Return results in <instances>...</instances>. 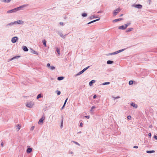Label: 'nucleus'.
Masks as SVG:
<instances>
[{
	"label": "nucleus",
	"mask_w": 157,
	"mask_h": 157,
	"mask_svg": "<svg viewBox=\"0 0 157 157\" xmlns=\"http://www.w3.org/2000/svg\"><path fill=\"white\" fill-rule=\"evenodd\" d=\"M28 6V4H25L21 6L18 7L13 9L8 10L7 11V13H15L17 11L21 10L22 8Z\"/></svg>",
	"instance_id": "1"
},
{
	"label": "nucleus",
	"mask_w": 157,
	"mask_h": 157,
	"mask_svg": "<svg viewBox=\"0 0 157 157\" xmlns=\"http://www.w3.org/2000/svg\"><path fill=\"white\" fill-rule=\"evenodd\" d=\"M125 50V49L124 48V49H121V50L117 51H116V52H113V53H109V54H107L106 55L107 56H109V55H113L117 54H118V53H119L121 52H123V51H124Z\"/></svg>",
	"instance_id": "2"
},
{
	"label": "nucleus",
	"mask_w": 157,
	"mask_h": 157,
	"mask_svg": "<svg viewBox=\"0 0 157 157\" xmlns=\"http://www.w3.org/2000/svg\"><path fill=\"white\" fill-rule=\"evenodd\" d=\"M121 10V9L120 8H117L116 10H114L113 13L114 16L116 15Z\"/></svg>",
	"instance_id": "3"
},
{
	"label": "nucleus",
	"mask_w": 157,
	"mask_h": 157,
	"mask_svg": "<svg viewBox=\"0 0 157 157\" xmlns=\"http://www.w3.org/2000/svg\"><path fill=\"white\" fill-rule=\"evenodd\" d=\"M34 105V103L33 102H28L26 104V106L29 108H31Z\"/></svg>",
	"instance_id": "4"
},
{
	"label": "nucleus",
	"mask_w": 157,
	"mask_h": 157,
	"mask_svg": "<svg viewBox=\"0 0 157 157\" xmlns=\"http://www.w3.org/2000/svg\"><path fill=\"white\" fill-rule=\"evenodd\" d=\"M14 23H15V25L16 24L19 25H23V24L24 22L22 20H18L14 21Z\"/></svg>",
	"instance_id": "5"
},
{
	"label": "nucleus",
	"mask_w": 157,
	"mask_h": 157,
	"mask_svg": "<svg viewBox=\"0 0 157 157\" xmlns=\"http://www.w3.org/2000/svg\"><path fill=\"white\" fill-rule=\"evenodd\" d=\"M45 117L44 116H43L39 120L38 122V124H41L43 123V121L45 119Z\"/></svg>",
	"instance_id": "6"
},
{
	"label": "nucleus",
	"mask_w": 157,
	"mask_h": 157,
	"mask_svg": "<svg viewBox=\"0 0 157 157\" xmlns=\"http://www.w3.org/2000/svg\"><path fill=\"white\" fill-rule=\"evenodd\" d=\"M132 6L139 9H141L142 8V6L140 4L133 5H132Z\"/></svg>",
	"instance_id": "7"
},
{
	"label": "nucleus",
	"mask_w": 157,
	"mask_h": 157,
	"mask_svg": "<svg viewBox=\"0 0 157 157\" xmlns=\"http://www.w3.org/2000/svg\"><path fill=\"white\" fill-rule=\"evenodd\" d=\"M130 105L131 106H133L135 108H137L138 106L137 104H135L134 103L131 102L130 104Z\"/></svg>",
	"instance_id": "8"
},
{
	"label": "nucleus",
	"mask_w": 157,
	"mask_h": 157,
	"mask_svg": "<svg viewBox=\"0 0 157 157\" xmlns=\"http://www.w3.org/2000/svg\"><path fill=\"white\" fill-rule=\"evenodd\" d=\"M30 52L31 53H33L37 55L38 54V53L36 52L35 51V50L32 48L30 49Z\"/></svg>",
	"instance_id": "9"
},
{
	"label": "nucleus",
	"mask_w": 157,
	"mask_h": 157,
	"mask_svg": "<svg viewBox=\"0 0 157 157\" xmlns=\"http://www.w3.org/2000/svg\"><path fill=\"white\" fill-rule=\"evenodd\" d=\"M98 19H96V20H93V21H90V22H89L87 24H90L91 23H93V22H96L97 21H98L100 19V18L99 17H98Z\"/></svg>",
	"instance_id": "10"
},
{
	"label": "nucleus",
	"mask_w": 157,
	"mask_h": 157,
	"mask_svg": "<svg viewBox=\"0 0 157 157\" xmlns=\"http://www.w3.org/2000/svg\"><path fill=\"white\" fill-rule=\"evenodd\" d=\"M32 151V149L31 148H28L26 150V152L28 153H30Z\"/></svg>",
	"instance_id": "11"
},
{
	"label": "nucleus",
	"mask_w": 157,
	"mask_h": 157,
	"mask_svg": "<svg viewBox=\"0 0 157 157\" xmlns=\"http://www.w3.org/2000/svg\"><path fill=\"white\" fill-rule=\"evenodd\" d=\"M125 27V25H122L119 27L118 29H120L124 30L126 28Z\"/></svg>",
	"instance_id": "12"
},
{
	"label": "nucleus",
	"mask_w": 157,
	"mask_h": 157,
	"mask_svg": "<svg viewBox=\"0 0 157 157\" xmlns=\"http://www.w3.org/2000/svg\"><path fill=\"white\" fill-rule=\"evenodd\" d=\"M22 48L23 50L25 52H27L29 50V49L27 47L25 46L22 47Z\"/></svg>",
	"instance_id": "13"
},
{
	"label": "nucleus",
	"mask_w": 157,
	"mask_h": 157,
	"mask_svg": "<svg viewBox=\"0 0 157 157\" xmlns=\"http://www.w3.org/2000/svg\"><path fill=\"white\" fill-rule=\"evenodd\" d=\"M95 81L94 80H91L90 82L89 83V85L90 86H91L93 84L95 83Z\"/></svg>",
	"instance_id": "14"
},
{
	"label": "nucleus",
	"mask_w": 157,
	"mask_h": 157,
	"mask_svg": "<svg viewBox=\"0 0 157 157\" xmlns=\"http://www.w3.org/2000/svg\"><path fill=\"white\" fill-rule=\"evenodd\" d=\"M122 19V18H118L117 19H116L113 20V22H116L118 21H121Z\"/></svg>",
	"instance_id": "15"
},
{
	"label": "nucleus",
	"mask_w": 157,
	"mask_h": 157,
	"mask_svg": "<svg viewBox=\"0 0 157 157\" xmlns=\"http://www.w3.org/2000/svg\"><path fill=\"white\" fill-rule=\"evenodd\" d=\"M84 72L82 70V71H80L79 72H78V73H77V74H76V75H75V76H78V75H80L82 74Z\"/></svg>",
	"instance_id": "16"
},
{
	"label": "nucleus",
	"mask_w": 157,
	"mask_h": 157,
	"mask_svg": "<svg viewBox=\"0 0 157 157\" xmlns=\"http://www.w3.org/2000/svg\"><path fill=\"white\" fill-rule=\"evenodd\" d=\"M20 57V56H15V57H13V58H12L10 60V61H11L13 59L18 58H19Z\"/></svg>",
	"instance_id": "17"
},
{
	"label": "nucleus",
	"mask_w": 157,
	"mask_h": 157,
	"mask_svg": "<svg viewBox=\"0 0 157 157\" xmlns=\"http://www.w3.org/2000/svg\"><path fill=\"white\" fill-rule=\"evenodd\" d=\"M15 24V23H14V21L13 22H12L10 23L7 24L6 25L7 26H11L13 25H14Z\"/></svg>",
	"instance_id": "18"
},
{
	"label": "nucleus",
	"mask_w": 157,
	"mask_h": 157,
	"mask_svg": "<svg viewBox=\"0 0 157 157\" xmlns=\"http://www.w3.org/2000/svg\"><path fill=\"white\" fill-rule=\"evenodd\" d=\"M113 63V61L111 60H108L107 62V63L108 64H111Z\"/></svg>",
	"instance_id": "19"
},
{
	"label": "nucleus",
	"mask_w": 157,
	"mask_h": 157,
	"mask_svg": "<svg viewBox=\"0 0 157 157\" xmlns=\"http://www.w3.org/2000/svg\"><path fill=\"white\" fill-rule=\"evenodd\" d=\"M63 78L64 77H63L59 76L58 77L57 79L59 81H60L62 80L63 79Z\"/></svg>",
	"instance_id": "20"
},
{
	"label": "nucleus",
	"mask_w": 157,
	"mask_h": 157,
	"mask_svg": "<svg viewBox=\"0 0 157 157\" xmlns=\"http://www.w3.org/2000/svg\"><path fill=\"white\" fill-rule=\"evenodd\" d=\"M133 29V28H130L128 29L126 31V32H129L132 30Z\"/></svg>",
	"instance_id": "21"
},
{
	"label": "nucleus",
	"mask_w": 157,
	"mask_h": 157,
	"mask_svg": "<svg viewBox=\"0 0 157 157\" xmlns=\"http://www.w3.org/2000/svg\"><path fill=\"white\" fill-rule=\"evenodd\" d=\"M147 153H152L155 152V151L154 150L152 151H146Z\"/></svg>",
	"instance_id": "22"
},
{
	"label": "nucleus",
	"mask_w": 157,
	"mask_h": 157,
	"mask_svg": "<svg viewBox=\"0 0 157 157\" xmlns=\"http://www.w3.org/2000/svg\"><path fill=\"white\" fill-rule=\"evenodd\" d=\"M11 0H1L2 2L8 3Z\"/></svg>",
	"instance_id": "23"
},
{
	"label": "nucleus",
	"mask_w": 157,
	"mask_h": 157,
	"mask_svg": "<svg viewBox=\"0 0 157 157\" xmlns=\"http://www.w3.org/2000/svg\"><path fill=\"white\" fill-rule=\"evenodd\" d=\"M97 17H96L95 15H92L90 17V19H92L93 18H97Z\"/></svg>",
	"instance_id": "24"
},
{
	"label": "nucleus",
	"mask_w": 157,
	"mask_h": 157,
	"mask_svg": "<svg viewBox=\"0 0 157 157\" xmlns=\"http://www.w3.org/2000/svg\"><path fill=\"white\" fill-rule=\"evenodd\" d=\"M56 50L58 54L59 55V56L60 55V52L59 49L58 48H56Z\"/></svg>",
	"instance_id": "25"
},
{
	"label": "nucleus",
	"mask_w": 157,
	"mask_h": 157,
	"mask_svg": "<svg viewBox=\"0 0 157 157\" xmlns=\"http://www.w3.org/2000/svg\"><path fill=\"white\" fill-rule=\"evenodd\" d=\"M43 43L45 47H46V42L45 40H43Z\"/></svg>",
	"instance_id": "26"
},
{
	"label": "nucleus",
	"mask_w": 157,
	"mask_h": 157,
	"mask_svg": "<svg viewBox=\"0 0 157 157\" xmlns=\"http://www.w3.org/2000/svg\"><path fill=\"white\" fill-rule=\"evenodd\" d=\"M42 97V95L41 94H39L37 96L36 98L37 99H38L40 98H41Z\"/></svg>",
	"instance_id": "27"
},
{
	"label": "nucleus",
	"mask_w": 157,
	"mask_h": 157,
	"mask_svg": "<svg viewBox=\"0 0 157 157\" xmlns=\"http://www.w3.org/2000/svg\"><path fill=\"white\" fill-rule=\"evenodd\" d=\"M82 16L83 17H86L87 16V14L85 13H82Z\"/></svg>",
	"instance_id": "28"
},
{
	"label": "nucleus",
	"mask_w": 157,
	"mask_h": 157,
	"mask_svg": "<svg viewBox=\"0 0 157 157\" xmlns=\"http://www.w3.org/2000/svg\"><path fill=\"white\" fill-rule=\"evenodd\" d=\"M49 68L51 70H53L55 69V68L54 66H50L49 67Z\"/></svg>",
	"instance_id": "29"
},
{
	"label": "nucleus",
	"mask_w": 157,
	"mask_h": 157,
	"mask_svg": "<svg viewBox=\"0 0 157 157\" xmlns=\"http://www.w3.org/2000/svg\"><path fill=\"white\" fill-rule=\"evenodd\" d=\"M90 67V66H89L84 68L82 70L84 72L86 70H87Z\"/></svg>",
	"instance_id": "30"
},
{
	"label": "nucleus",
	"mask_w": 157,
	"mask_h": 157,
	"mask_svg": "<svg viewBox=\"0 0 157 157\" xmlns=\"http://www.w3.org/2000/svg\"><path fill=\"white\" fill-rule=\"evenodd\" d=\"M133 81L132 80H131L129 81V85H131L133 84Z\"/></svg>",
	"instance_id": "31"
},
{
	"label": "nucleus",
	"mask_w": 157,
	"mask_h": 157,
	"mask_svg": "<svg viewBox=\"0 0 157 157\" xmlns=\"http://www.w3.org/2000/svg\"><path fill=\"white\" fill-rule=\"evenodd\" d=\"M130 23H127L126 24H125L124 25L125 26L126 28H127V27L128 26L130 25Z\"/></svg>",
	"instance_id": "32"
},
{
	"label": "nucleus",
	"mask_w": 157,
	"mask_h": 157,
	"mask_svg": "<svg viewBox=\"0 0 157 157\" xmlns=\"http://www.w3.org/2000/svg\"><path fill=\"white\" fill-rule=\"evenodd\" d=\"M109 82H105L103 83L102 84L103 85H108L109 84Z\"/></svg>",
	"instance_id": "33"
},
{
	"label": "nucleus",
	"mask_w": 157,
	"mask_h": 157,
	"mask_svg": "<svg viewBox=\"0 0 157 157\" xmlns=\"http://www.w3.org/2000/svg\"><path fill=\"white\" fill-rule=\"evenodd\" d=\"M63 119H62V120L61 124V126H60V127L61 128H62L63 126Z\"/></svg>",
	"instance_id": "34"
},
{
	"label": "nucleus",
	"mask_w": 157,
	"mask_h": 157,
	"mask_svg": "<svg viewBox=\"0 0 157 157\" xmlns=\"http://www.w3.org/2000/svg\"><path fill=\"white\" fill-rule=\"evenodd\" d=\"M95 106H92L91 107V109L90 110V111L91 112H93V109H95Z\"/></svg>",
	"instance_id": "35"
},
{
	"label": "nucleus",
	"mask_w": 157,
	"mask_h": 157,
	"mask_svg": "<svg viewBox=\"0 0 157 157\" xmlns=\"http://www.w3.org/2000/svg\"><path fill=\"white\" fill-rule=\"evenodd\" d=\"M56 92H57V94L58 95H59L61 94V92L60 91H59L57 90L56 91Z\"/></svg>",
	"instance_id": "36"
},
{
	"label": "nucleus",
	"mask_w": 157,
	"mask_h": 157,
	"mask_svg": "<svg viewBox=\"0 0 157 157\" xmlns=\"http://www.w3.org/2000/svg\"><path fill=\"white\" fill-rule=\"evenodd\" d=\"M18 37L17 36H15L12 38L11 39H18Z\"/></svg>",
	"instance_id": "37"
},
{
	"label": "nucleus",
	"mask_w": 157,
	"mask_h": 157,
	"mask_svg": "<svg viewBox=\"0 0 157 157\" xmlns=\"http://www.w3.org/2000/svg\"><path fill=\"white\" fill-rule=\"evenodd\" d=\"M59 35H60V36L63 38V34L62 33H59Z\"/></svg>",
	"instance_id": "38"
},
{
	"label": "nucleus",
	"mask_w": 157,
	"mask_h": 157,
	"mask_svg": "<svg viewBox=\"0 0 157 157\" xmlns=\"http://www.w3.org/2000/svg\"><path fill=\"white\" fill-rule=\"evenodd\" d=\"M73 142L75 143L76 144H77L78 146L80 145V144L79 143H78L77 142L75 141H73Z\"/></svg>",
	"instance_id": "39"
},
{
	"label": "nucleus",
	"mask_w": 157,
	"mask_h": 157,
	"mask_svg": "<svg viewBox=\"0 0 157 157\" xmlns=\"http://www.w3.org/2000/svg\"><path fill=\"white\" fill-rule=\"evenodd\" d=\"M17 40H11L12 43H14L16 42Z\"/></svg>",
	"instance_id": "40"
},
{
	"label": "nucleus",
	"mask_w": 157,
	"mask_h": 157,
	"mask_svg": "<svg viewBox=\"0 0 157 157\" xmlns=\"http://www.w3.org/2000/svg\"><path fill=\"white\" fill-rule=\"evenodd\" d=\"M112 97L113 98H114L115 99H118V98H120V97L119 96H117L116 97Z\"/></svg>",
	"instance_id": "41"
},
{
	"label": "nucleus",
	"mask_w": 157,
	"mask_h": 157,
	"mask_svg": "<svg viewBox=\"0 0 157 157\" xmlns=\"http://www.w3.org/2000/svg\"><path fill=\"white\" fill-rule=\"evenodd\" d=\"M127 118L128 119V120H130L131 118V116H128V117H127Z\"/></svg>",
	"instance_id": "42"
},
{
	"label": "nucleus",
	"mask_w": 157,
	"mask_h": 157,
	"mask_svg": "<svg viewBox=\"0 0 157 157\" xmlns=\"http://www.w3.org/2000/svg\"><path fill=\"white\" fill-rule=\"evenodd\" d=\"M17 127H18V130H17V131H19L20 129V126H19V124H18L17 125Z\"/></svg>",
	"instance_id": "43"
},
{
	"label": "nucleus",
	"mask_w": 157,
	"mask_h": 157,
	"mask_svg": "<svg viewBox=\"0 0 157 157\" xmlns=\"http://www.w3.org/2000/svg\"><path fill=\"white\" fill-rule=\"evenodd\" d=\"M59 24L60 25H61V26H63V25L64 24H63V22H60L59 23Z\"/></svg>",
	"instance_id": "44"
},
{
	"label": "nucleus",
	"mask_w": 157,
	"mask_h": 157,
	"mask_svg": "<svg viewBox=\"0 0 157 157\" xmlns=\"http://www.w3.org/2000/svg\"><path fill=\"white\" fill-rule=\"evenodd\" d=\"M47 67H50V63H48L47 64Z\"/></svg>",
	"instance_id": "45"
},
{
	"label": "nucleus",
	"mask_w": 157,
	"mask_h": 157,
	"mask_svg": "<svg viewBox=\"0 0 157 157\" xmlns=\"http://www.w3.org/2000/svg\"><path fill=\"white\" fill-rule=\"evenodd\" d=\"M34 128H35V127H34V126H32V127H31V130H33L34 129Z\"/></svg>",
	"instance_id": "46"
},
{
	"label": "nucleus",
	"mask_w": 157,
	"mask_h": 157,
	"mask_svg": "<svg viewBox=\"0 0 157 157\" xmlns=\"http://www.w3.org/2000/svg\"><path fill=\"white\" fill-rule=\"evenodd\" d=\"M154 138L156 139V140H157V136L156 135H155L154 136Z\"/></svg>",
	"instance_id": "47"
},
{
	"label": "nucleus",
	"mask_w": 157,
	"mask_h": 157,
	"mask_svg": "<svg viewBox=\"0 0 157 157\" xmlns=\"http://www.w3.org/2000/svg\"><path fill=\"white\" fill-rule=\"evenodd\" d=\"M83 125V123L82 122H81L80 124V126L82 127Z\"/></svg>",
	"instance_id": "48"
},
{
	"label": "nucleus",
	"mask_w": 157,
	"mask_h": 157,
	"mask_svg": "<svg viewBox=\"0 0 157 157\" xmlns=\"http://www.w3.org/2000/svg\"><path fill=\"white\" fill-rule=\"evenodd\" d=\"M1 146H2V147H3V145H4V144H3V143L2 142L1 143Z\"/></svg>",
	"instance_id": "49"
},
{
	"label": "nucleus",
	"mask_w": 157,
	"mask_h": 157,
	"mask_svg": "<svg viewBox=\"0 0 157 157\" xmlns=\"http://www.w3.org/2000/svg\"><path fill=\"white\" fill-rule=\"evenodd\" d=\"M67 99H67H67L65 100V101L64 103V104H65V105L66 104V102H67Z\"/></svg>",
	"instance_id": "50"
},
{
	"label": "nucleus",
	"mask_w": 157,
	"mask_h": 157,
	"mask_svg": "<svg viewBox=\"0 0 157 157\" xmlns=\"http://www.w3.org/2000/svg\"><path fill=\"white\" fill-rule=\"evenodd\" d=\"M97 97V96L96 95H95L94 96H93V98L94 99H95Z\"/></svg>",
	"instance_id": "51"
},
{
	"label": "nucleus",
	"mask_w": 157,
	"mask_h": 157,
	"mask_svg": "<svg viewBox=\"0 0 157 157\" xmlns=\"http://www.w3.org/2000/svg\"><path fill=\"white\" fill-rule=\"evenodd\" d=\"M151 133H150L148 134V136L150 137H151Z\"/></svg>",
	"instance_id": "52"
},
{
	"label": "nucleus",
	"mask_w": 157,
	"mask_h": 157,
	"mask_svg": "<svg viewBox=\"0 0 157 157\" xmlns=\"http://www.w3.org/2000/svg\"><path fill=\"white\" fill-rule=\"evenodd\" d=\"M85 117L87 118V119H89L90 118V117L89 116H85Z\"/></svg>",
	"instance_id": "53"
},
{
	"label": "nucleus",
	"mask_w": 157,
	"mask_h": 157,
	"mask_svg": "<svg viewBox=\"0 0 157 157\" xmlns=\"http://www.w3.org/2000/svg\"><path fill=\"white\" fill-rule=\"evenodd\" d=\"M65 104H64L63 106V107H62V108H61L62 109H63V108L65 106Z\"/></svg>",
	"instance_id": "54"
},
{
	"label": "nucleus",
	"mask_w": 157,
	"mask_h": 157,
	"mask_svg": "<svg viewBox=\"0 0 157 157\" xmlns=\"http://www.w3.org/2000/svg\"><path fill=\"white\" fill-rule=\"evenodd\" d=\"M133 147L134 148H138V147L136 146H135Z\"/></svg>",
	"instance_id": "55"
},
{
	"label": "nucleus",
	"mask_w": 157,
	"mask_h": 157,
	"mask_svg": "<svg viewBox=\"0 0 157 157\" xmlns=\"http://www.w3.org/2000/svg\"><path fill=\"white\" fill-rule=\"evenodd\" d=\"M81 131H80L78 132V133H81Z\"/></svg>",
	"instance_id": "56"
},
{
	"label": "nucleus",
	"mask_w": 157,
	"mask_h": 157,
	"mask_svg": "<svg viewBox=\"0 0 157 157\" xmlns=\"http://www.w3.org/2000/svg\"><path fill=\"white\" fill-rule=\"evenodd\" d=\"M123 15V14H121V15H120V17H121V16H122Z\"/></svg>",
	"instance_id": "57"
},
{
	"label": "nucleus",
	"mask_w": 157,
	"mask_h": 157,
	"mask_svg": "<svg viewBox=\"0 0 157 157\" xmlns=\"http://www.w3.org/2000/svg\"><path fill=\"white\" fill-rule=\"evenodd\" d=\"M136 45V44H134L133 45H132V46H134V45Z\"/></svg>",
	"instance_id": "58"
},
{
	"label": "nucleus",
	"mask_w": 157,
	"mask_h": 157,
	"mask_svg": "<svg viewBox=\"0 0 157 157\" xmlns=\"http://www.w3.org/2000/svg\"><path fill=\"white\" fill-rule=\"evenodd\" d=\"M101 13V11H98V13Z\"/></svg>",
	"instance_id": "59"
}]
</instances>
